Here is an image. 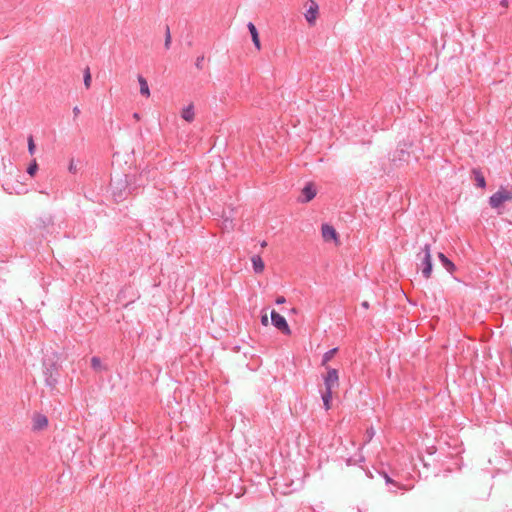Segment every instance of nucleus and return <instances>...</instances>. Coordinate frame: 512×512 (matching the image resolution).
Listing matches in <instances>:
<instances>
[{"mask_svg": "<svg viewBox=\"0 0 512 512\" xmlns=\"http://www.w3.org/2000/svg\"><path fill=\"white\" fill-rule=\"evenodd\" d=\"M327 374L324 376L325 391L322 393V400L325 410L331 408L333 389L339 386L338 370L326 366Z\"/></svg>", "mask_w": 512, "mask_h": 512, "instance_id": "f257e3e1", "label": "nucleus"}, {"mask_svg": "<svg viewBox=\"0 0 512 512\" xmlns=\"http://www.w3.org/2000/svg\"><path fill=\"white\" fill-rule=\"evenodd\" d=\"M43 367L46 385L51 389H55L60 377V365L52 359H45L43 361Z\"/></svg>", "mask_w": 512, "mask_h": 512, "instance_id": "f03ea898", "label": "nucleus"}, {"mask_svg": "<svg viewBox=\"0 0 512 512\" xmlns=\"http://www.w3.org/2000/svg\"><path fill=\"white\" fill-rule=\"evenodd\" d=\"M422 252L424 253L422 259H421V263H420V268H421V271H422V275L425 279H429L432 275V259H431V245L430 244H425L424 247L422 248Z\"/></svg>", "mask_w": 512, "mask_h": 512, "instance_id": "7ed1b4c3", "label": "nucleus"}, {"mask_svg": "<svg viewBox=\"0 0 512 512\" xmlns=\"http://www.w3.org/2000/svg\"><path fill=\"white\" fill-rule=\"evenodd\" d=\"M512 200V190L501 187L497 192L489 198V205L492 208H499L506 201Z\"/></svg>", "mask_w": 512, "mask_h": 512, "instance_id": "20e7f679", "label": "nucleus"}, {"mask_svg": "<svg viewBox=\"0 0 512 512\" xmlns=\"http://www.w3.org/2000/svg\"><path fill=\"white\" fill-rule=\"evenodd\" d=\"M271 323L275 328H277L279 331H281L284 335L291 334V329H290L285 317L280 315L275 310H272V312H271Z\"/></svg>", "mask_w": 512, "mask_h": 512, "instance_id": "39448f33", "label": "nucleus"}, {"mask_svg": "<svg viewBox=\"0 0 512 512\" xmlns=\"http://www.w3.org/2000/svg\"><path fill=\"white\" fill-rule=\"evenodd\" d=\"M317 194L315 185L312 182H308L301 191V197L299 201L302 203L310 202Z\"/></svg>", "mask_w": 512, "mask_h": 512, "instance_id": "423d86ee", "label": "nucleus"}, {"mask_svg": "<svg viewBox=\"0 0 512 512\" xmlns=\"http://www.w3.org/2000/svg\"><path fill=\"white\" fill-rule=\"evenodd\" d=\"M309 1H310V6H309L307 12L305 13V19L308 22V24L312 26L315 24V21H316L317 15H318L319 6L314 0H309Z\"/></svg>", "mask_w": 512, "mask_h": 512, "instance_id": "0eeeda50", "label": "nucleus"}, {"mask_svg": "<svg viewBox=\"0 0 512 512\" xmlns=\"http://www.w3.org/2000/svg\"><path fill=\"white\" fill-rule=\"evenodd\" d=\"M321 232L325 241L337 240L338 233L333 226L329 224H323L321 227Z\"/></svg>", "mask_w": 512, "mask_h": 512, "instance_id": "6e6552de", "label": "nucleus"}, {"mask_svg": "<svg viewBox=\"0 0 512 512\" xmlns=\"http://www.w3.org/2000/svg\"><path fill=\"white\" fill-rule=\"evenodd\" d=\"M48 426V418L43 414H36L33 417V430L41 431Z\"/></svg>", "mask_w": 512, "mask_h": 512, "instance_id": "1a4fd4ad", "label": "nucleus"}, {"mask_svg": "<svg viewBox=\"0 0 512 512\" xmlns=\"http://www.w3.org/2000/svg\"><path fill=\"white\" fill-rule=\"evenodd\" d=\"M472 178L475 181V185L479 188H485L486 187V180L482 173V171L479 168H473L471 171Z\"/></svg>", "mask_w": 512, "mask_h": 512, "instance_id": "9d476101", "label": "nucleus"}, {"mask_svg": "<svg viewBox=\"0 0 512 512\" xmlns=\"http://www.w3.org/2000/svg\"><path fill=\"white\" fill-rule=\"evenodd\" d=\"M247 28L251 34L252 42H253L255 48L257 50H260L261 42H260L259 33H258L256 26L252 22H249L247 25Z\"/></svg>", "mask_w": 512, "mask_h": 512, "instance_id": "9b49d317", "label": "nucleus"}, {"mask_svg": "<svg viewBox=\"0 0 512 512\" xmlns=\"http://www.w3.org/2000/svg\"><path fill=\"white\" fill-rule=\"evenodd\" d=\"M438 259L440 260L442 266L449 272L453 273L456 270L455 264L442 252L438 253Z\"/></svg>", "mask_w": 512, "mask_h": 512, "instance_id": "f8f14e48", "label": "nucleus"}, {"mask_svg": "<svg viewBox=\"0 0 512 512\" xmlns=\"http://www.w3.org/2000/svg\"><path fill=\"white\" fill-rule=\"evenodd\" d=\"M251 261H252L254 272L262 273L265 268V264H264V261L262 260V258L259 255H254V256H252Z\"/></svg>", "mask_w": 512, "mask_h": 512, "instance_id": "ddd939ff", "label": "nucleus"}, {"mask_svg": "<svg viewBox=\"0 0 512 512\" xmlns=\"http://www.w3.org/2000/svg\"><path fill=\"white\" fill-rule=\"evenodd\" d=\"M181 117L187 122H192L194 120L195 113L193 104L188 105L182 110Z\"/></svg>", "mask_w": 512, "mask_h": 512, "instance_id": "4468645a", "label": "nucleus"}, {"mask_svg": "<svg viewBox=\"0 0 512 512\" xmlns=\"http://www.w3.org/2000/svg\"><path fill=\"white\" fill-rule=\"evenodd\" d=\"M138 82H139V85H140V93H141V95H143L145 97H149L150 96V90H149V86H148L147 80L142 75H138Z\"/></svg>", "mask_w": 512, "mask_h": 512, "instance_id": "2eb2a0df", "label": "nucleus"}, {"mask_svg": "<svg viewBox=\"0 0 512 512\" xmlns=\"http://www.w3.org/2000/svg\"><path fill=\"white\" fill-rule=\"evenodd\" d=\"M338 352V348H332L324 353L321 361L322 366H327V363L334 357V355Z\"/></svg>", "mask_w": 512, "mask_h": 512, "instance_id": "dca6fc26", "label": "nucleus"}, {"mask_svg": "<svg viewBox=\"0 0 512 512\" xmlns=\"http://www.w3.org/2000/svg\"><path fill=\"white\" fill-rule=\"evenodd\" d=\"M383 478L385 479V482L387 484H391L395 487L394 490H391V492L395 493L396 492V489H401L402 488V485L396 481H394L386 472H382L381 473Z\"/></svg>", "mask_w": 512, "mask_h": 512, "instance_id": "f3484780", "label": "nucleus"}, {"mask_svg": "<svg viewBox=\"0 0 512 512\" xmlns=\"http://www.w3.org/2000/svg\"><path fill=\"white\" fill-rule=\"evenodd\" d=\"M91 367L97 372H100L103 369H105V367L102 365L101 359L97 356L91 358Z\"/></svg>", "mask_w": 512, "mask_h": 512, "instance_id": "a211bd4d", "label": "nucleus"}, {"mask_svg": "<svg viewBox=\"0 0 512 512\" xmlns=\"http://www.w3.org/2000/svg\"><path fill=\"white\" fill-rule=\"evenodd\" d=\"M170 46H171V32H170L169 25H166L165 26V42H164V47L168 50V49H170Z\"/></svg>", "mask_w": 512, "mask_h": 512, "instance_id": "6ab92c4d", "label": "nucleus"}, {"mask_svg": "<svg viewBox=\"0 0 512 512\" xmlns=\"http://www.w3.org/2000/svg\"><path fill=\"white\" fill-rule=\"evenodd\" d=\"M91 73L89 67L84 70V85L88 89L91 86Z\"/></svg>", "mask_w": 512, "mask_h": 512, "instance_id": "aec40b11", "label": "nucleus"}, {"mask_svg": "<svg viewBox=\"0 0 512 512\" xmlns=\"http://www.w3.org/2000/svg\"><path fill=\"white\" fill-rule=\"evenodd\" d=\"M38 171V164L36 162V160H33L28 168H27V173L30 175V176H34L36 174V172Z\"/></svg>", "mask_w": 512, "mask_h": 512, "instance_id": "412c9836", "label": "nucleus"}, {"mask_svg": "<svg viewBox=\"0 0 512 512\" xmlns=\"http://www.w3.org/2000/svg\"><path fill=\"white\" fill-rule=\"evenodd\" d=\"M35 149H36V146H35V143L33 140V136L30 135L28 137V152H29V154L33 155L35 153Z\"/></svg>", "mask_w": 512, "mask_h": 512, "instance_id": "4be33fe9", "label": "nucleus"}, {"mask_svg": "<svg viewBox=\"0 0 512 512\" xmlns=\"http://www.w3.org/2000/svg\"><path fill=\"white\" fill-rule=\"evenodd\" d=\"M396 153L398 154L399 160H402V161H407L410 156L409 153L407 151H405L404 149H398L396 151Z\"/></svg>", "mask_w": 512, "mask_h": 512, "instance_id": "5701e85b", "label": "nucleus"}, {"mask_svg": "<svg viewBox=\"0 0 512 512\" xmlns=\"http://www.w3.org/2000/svg\"><path fill=\"white\" fill-rule=\"evenodd\" d=\"M203 62H204V55L198 56L195 61V66L197 69L202 70L203 69Z\"/></svg>", "mask_w": 512, "mask_h": 512, "instance_id": "b1692460", "label": "nucleus"}, {"mask_svg": "<svg viewBox=\"0 0 512 512\" xmlns=\"http://www.w3.org/2000/svg\"><path fill=\"white\" fill-rule=\"evenodd\" d=\"M130 289H131V287H125V288L121 289L117 295L118 300L121 301V299L125 297L126 292H128V290H130Z\"/></svg>", "mask_w": 512, "mask_h": 512, "instance_id": "393cba45", "label": "nucleus"}, {"mask_svg": "<svg viewBox=\"0 0 512 512\" xmlns=\"http://www.w3.org/2000/svg\"><path fill=\"white\" fill-rule=\"evenodd\" d=\"M285 302H286V299H285V297H283V296H278V297L276 298V304H278V305L283 304V303H285Z\"/></svg>", "mask_w": 512, "mask_h": 512, "instance_id": "a878e982", "label": "nucleus"}, {"mask_svg": "<svg viewBox=\"0 0 512 512\" xmlns=\"http://www.w3.org/2000/svg\"><path fill=\"white\" fill-rule=\"evenodd\" d=\"M79 114H80V109H79V107H78V106H75V107L73 108V115H74V119H75V118H77V117L79 116Z\"/></svg>", "mask_w": 512, "mask_h": 512, "instance_id": "bb28decb", "label": "nucleus"}, {"mask_svg": "<svg viewBox=\"0 0 512 512\" xmlns=\"http://www.w3.org/2000/svg\"><path fill=\"white\" fill-rule=\"evenodd\" d=\"M69 171L72 172V173H75L77 171V168L74 165L73 161H71L70 164H69Z\"/></svg>", "mask_w": 512, "mask_h": 512, "instance_id": "cd10ccee", "label": "nucleus"}, {"mask_svg": "<svg viewBox=\"0 0 512 512\" xmlns=\"http://www.w3.org/2000/svg\"><path fill=\"white\" fill-rule=\"evenodd\" d=\"M261 322L264 326H267L268 325V318H267V315H263L261 317Z\"/></svg>", "mask_w": 512, "mask_h": 512, "instance_id": "c85d7f7f", "label": "nucleus"}, {"mask_svg": "<svg viewBox=\"0 0 512 512\" xmlns=\"http://www.w3.org/2000/svg\"><path fill=\"white\" fill-rule=\"evenodd\" d=\"M113 194H114V196H117L118 198H125V197H126V195H127V193H124V194H123L122 192H120L119 194H117L115 191L113 192Z\"/></svg>", "mask_w": 512, "mask_h": 512, "instance_id": "c756f323", "label": "nucleus"}, {"mask_svg": "<svg viewBox=\"0 0 512 512\" xmlns=\"http://www.w3.org/2000/svg\"><path fill=\"white\" fill-rule=\"evenodd\" d=\"M43 224H44V225H50V224H53L52 218H51V217H48V218H47V220H44V221H43Z\"/></svg>", "mask_w": 512, "mask_h": 512, "instance_id": "7c9ffc66", "label": "nucleus"}, {"mask_svg": "<svg viewBox=\"0 0 512 512\" xmlns=\"http://www.w3.org/2000/svg\"><path fill=\"white\" fill-rule=\"evenodd\" d=\"M354 464H356V460H354L352 458L347 459V465H354Z\"/></svg>", "mask_w": 512, "mask_h": 512, "instance_id": "2f4dec72", "label": "nucleus"}, {"mask_svg": "<svg viewBox=\"0 0 512 512\" xmlns=\"http://www.w3.org/2000/svg\"><path fill=\"white\" fill-rule=\"evenodd\" d=\"M367 433L369 434V437L371 438L372 435L374 434L373 429L371 428V429L367 430Z\"/></svg>", "mask_w": 512, "mask_h": 512, "instance_id": "473e14b6", "label": "nucleus"}, {"mask_svg": "<svg viewBox=\"0 0 512 512\" xmlns=\"http://www.w3.org/2000/svg\"><path fill=\"white\" fill-rule=\"evenodd\" d=\"M501 5L506 7L508 5V1L507 0H502L501 1Z\"/></svg>", "mask_w": 512, "mask_h": 512, "instance_id": "72a5a7b5", "label": "nucleus"}, {"mask_svg": "<svg viewBox=\"0 0 512 512\" xmlns=\"http://www.w3.org/2000/svg\"><path fill=\"white\" fill-rule=\"evenodd\" d=\"M133 117H134L136 120H139V119H140V116H139V114H138V113H134V114H133Z\"/></svg>", "mask_w": 512, "mask_h": 512, "instance_id": "f704fd0d", "label": "nucleus"}, {"mask_svg": "<svg viewBox=\"0 0 512 512\" xmlns=\"http://www.w3.org/2000/svg\"><path fill=\"white\" fill-rule=\"evenodd\" d=\"M266 246H267V242H266V241L261 242V247H262V248H264V247H266Z\"/></svg>", "mask_w": 512, "mask_h": 512, "instance_id": "c9c22d12", "label": "nucleus"}, {"mask_svg": "<svg viewBox=\"0 0 512 512\" xmlns=\"http://www.w3.org/2000/svg\"><path fill=\"white\" fill-rule=\"evenodd\" d=\"M362 306H363V307H365V308H368V306H369V305H368V302L364 301V302L362 303Z\"/></svg>", "mask_w": 512, "mask_h": 512, "instance_id": "e433bc0d", "label": "nucleus"}]
</instances>
